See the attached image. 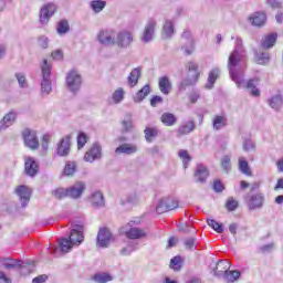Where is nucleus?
Masks as SVG:
<instances>
[{"label":"nucleus","mask_w":283,"mask_h":283,"mask_svg":"<svg viewBox=\"0 0 283 283\" xmlns=\"http://www.w3.org/2000/svg\"><path fill=\"white\" fill-rule=\"evenodd\" d=\"M228 70L238 87H244V70H247V52L242 46V38H235V45L228 59Z\"/></svg>","instance_id":"f257e3e1"},{"label":"nucleus","mask_w":283,"mask_h":283,"mask_svg":"<svg viewBox=\"0 0 283 283\" xmlns=\"http://www.w3.org/2000/svg\"><path fill=\"white\" fill-rule=\"evenodd\" d=\"M83 240H85V237H83V232L73 229L69 239L59 240V247L62 253H70V251H72V248L78 247V244H81Z\"/></svg>","instance_id":"f03ea898"},{"label":"nucleus","mask_w":283,"mask_h":283,"mask_svg":"<svg viewBox=\"0 0 283 283\" xmlns=\"http://www.w3.org/2000/svg\"><path fill=\"white\" fill-rule=\"evenodd\" d=\"M41 70H42L41 94L42 96H49V94L52 93V81L50 80V76H52V66L48 63V60H43Z\"/></svg>","instance_id":"7ed1b4c3"},{"label":"nucleus","mask_w":283,"mask_h":283,"mask_svg":"<svg viewBox=\"0 0 283 283\" xmlns=\"http://www.w3.org/2000/svg\"><path fill=\"white\" fill-rule=\"evenodd\" d=\"M186 70L188 72V80H184L181 82V87H187L189 85H196L198 83V78L200 77V71L198 63L188 62L186 64Z\"/></svg>","instance_id":"20e7f679"},{"label":"nucleus","mask_w":283,"mask_h":283,"mask_svg":"<svg viewBox=\"0 0 283 283\" xmlns=\"http://www.w3.org/2000/svg\"><path fill=\"white\" fill-rule=\"evenodd\" d=\"M134 43V33L129 30H122L115 34V45L119 50H127Z\"/></svg>","instance_id":"39448f33"},{"label":"nucleus","mask_w":283,"mask_h":283,"mask_svg":"<svg viewBox=\"0 0 283 283\" xmlns=\"http://www.w3.org/2000/svg\"><path fill=\"white\" fill-rule=\"evenodd\" d=\"M157 25H158V22L154 18H150L147 21V23L144 28V32L140 36L142 43H151V41H154V36L156 35V27Z\"/></svg>","instance_id":"423d86ee"},{"label":"nucleus","mask_w":283,"mask_h":283,"mask_svg":"<svg viewBox=\"0 0 283 283\" xmlns=\"http://www.w3.org/2000/svg\"><path fill=\"white\" fill-rule=\"evenodd\" d=\"M66 85L70 92H78L83 85V77L77 71H71L66 75Z\"/></svg>","instance_id":"0eeeda50"},{"label":"nucleus","mask_w":283,"mask_h":283,"mask_svg":"<svg viewBox=\"0 0 283 283\" xmlns=\"http://www.w3.org/2000/svg\"><path fill=\"white\" fill-rule=\"evenodd\" d=\"M97 41L102 45H115L116 43V31L112 29L102 30L97 34Z\"/></svg>","instance_id":"6e6552de"},{"label":"nucleus","mask_w":283,"mask_h":283,"mask_svg":"<svg viewBox=\"0 0 283 283\" xmlns=\"http://www.w3.org/2000/svg\"><path fill=\"white\" fill-rule=\"evenodd\" d=\"M54 12H56V6L53 3L45 4L40 10V23L42 25H48L50 19L54 17Z\"/></svg>","instance_id":"1a4fd4ad"},{"label":"nucleus","mask_w":283,"mask_h":283,"mask_svg":"<svg viewBox=\"0 0 283 283\" xmlns=\"http://www.w3.org/2000/svg\"><path fill=\"white\" fill-rule=\"evenodd\" d=\"M23 140L25 147H29V149H36L39 147V137H36V132L25 129L23 132Z\"/></svg>","instance_id":"9d476101"},{"label":"nucleus","mask_w":283,"mask_h":283,"mask_svg":"<svg viewBox=\"0 0 283 283\" xmlns=\"http://www.w3.org/2000/svg\"><path fill=\"white\" fill-rule=\"evenodd\" d=\"M112 242V232L107 228H103L97 233V247L105 249Z\"/></svg>","instance_id":"9b49d317"},{"label":"nucleus","mask_w":283,"mask_h":283,"mask_svg":"<svg viewBox=\"0 0 283 283\" xmlns=\"http://www.w3.org/2000/svg\"><path fill=\"white\" fill-rule=\"evenodd\" d=\"M181 41L186 45L181 46V50H184L185 54L189 55L193 53V38H191V31H185L181 34Z\"/></svg>","instance_id":"f8f14e48"},{"label":"nucleus","mask_w":283,"mask_h":283,"mask_svg":"<svg viewBox=\"0 0 283 283\" xmlns=\"http://www.w3.org/2000/svg\"><path fill=\"white\" fill-rule=\"evenodd\" d=\"M24 171L27 176H30L31 178H34L36 174H39V164L34 158L28 157L24 161Z\"/></svg>","instance_id":"ddd939ff"},{"label":"nucleus","mask_w":283,"mask_h":283,"mask_svg":"<svg viewBox=\"0 0 283 283\" xmlns=\"http://www.w3.org/2000/svg\"><path fill=\"white\" fill-rule=\"evenodd\" d=\"M101 145L94 144L92 148L85 153L84 160L85 163H94V160H98L102 156Z\"/></svg>","instance_id":"4468645a"},{"label":"nucleus","mask_w":283,"mask_h":283,"mask_svg":"<svg viewBox=\"0 0 283 283\" xmlns=\"http://www.w3.org/2000/svg\"><path fill=\"white\" fill-rule=\"evenodd\" d=\"M17 196H19L22 207H28L30 202V197L32 196V190L25 186H19L15 189Z\"/></svg>","instance_id":"2eb2a0df"},{"label":"nucleus","mask_w":283,"mask_h":283,"mask_svg":"<svg viewBox=\"0 0 283 283\" xmlns=\"http://www.w3.org/2000/svg\"><path fill=\"white\" fill-rule=\"evenodd\" d=\"M83 191H85V184L78 181L75 185L67 188V198H73L74 200H76L81 196H83Z\"/></svg>","instance_id":"dca6fc26"},{"label":"nucleus","mask_w":283,"mask_h":283,"mask_svg":"<svg viewBox=\"0 0 283 283\" xmlns=\"http://www.w3.org/2000/svg\"><path fill=\"white\" fill-rule=\"evenodd\" d=\"M17 122V112L11 111L7 115L3 116L2 120H0V132L8 129V127H12Z\"/></svg>","instance_id":"f3484780"},{"label":"nucleus","mask_w":283,"mask_h":283,"mask_svg":"<svg viewBox=\"0 0 283 283\" xmlns=\"http://www.w3.org/2000/svg\"><path fill=\"white\" fill-rule=\"evenodd\" d=\"M71 138L72 137L70 135H66L60 140L57 144V156H70Z\"/></svg>","instance_id":"a211bd4d"},{"label":"nucleus","mask_w":283,"mask_h":283,"mask_svg":"<svg viewBox=\"0 0 283 283\" xmlns=\"http://www.w3.org/2000/svg\"><path fill=\"white\" fill-rule=\"evenodd\" d=\"M229 269H231V262L221 260L217 263L216 269L213 270V275L217 277H223V275L228 273Z\"/></svg>","instance_id":"6ab92c4d"},{"label":"nucleus","mask_w":283,"mask_h":283,"mask_svg":"<svg viewBox=\"0 0 283 283\" xmlns=\"http://www.w3.org/2000/svg\"><path fill=\"white\" fill-rule=\"evenodd\" d=\"M229 123V119L227 118V115H214L212 118V128L214 132H220V129H224Z\"/></svg>","instance_id":"aec40b11"},{"label":"nucleus","mask_w":283,"mask_h":283,"mask_svg":"<svg viewBox=\"0 0 283 283\" xmlns=\"http://www.w3.org/2000/svg\"><path fill=\"white\" fill-rule=\"evenodd\" d=\"M251 25L255 28H262L266 23V14L264 12H255L249 17Z\"/></svg>","instance_id":"412c9836"},{"label":"nucleus","mask_w":283,"mask_h":283,"mask_svg":"<svg viewBox=\"0 0 283 283\" xmlns=\"http://www.w3.org/2000/svg\"><path fill=\"white\" fill-rule=\"evenodd\" d=\"M264 205V196L262 193L252 195L248 199L249 209H260Z\"/></svg>","instance_id":"4be33fe9"},{"label":"nucleus","mask_w":283,"mask_h":283,"mask_svg":"<svg viewBox=\"0 0 283 283\" xmlns=\"http://www.w3.org/2000/svg\"><path fill=\"white\" fill-rule=\"evenodd\" d=\"M193 129H196V123L193 120L186 122L178 127L177 136H187V134H191Z\"/></svg>","instance_id":"5701e85b"},{"label":"nucleus","mask_w":283,"mask_h":283,"mask_svg":"<svg viewBox=\"0 0 283 283\" xmlns=\"http://www.w3.org/2000/svg\"><path fill=\"white\" fill-rule=\"evenodd\" d=\"M195 178L197 182H206L207 178H209V170L205 165L199 164L197 165V169L195 171Z\"/></svg>","instance_id":"b1692460"},{"label":"nucleus","mask_w":283,"mask_h":283,"mask_svg":"<svg viewBox=\"0 0 283 283\" xmlns=\"http://www.w3.org/2000/svg\"><path fill=\"white\" fill-rule=\"evenodd\" d=\"M138 151V147L132 144H122L115 149V154L120 155L125 154L126 156H130V154H136Z\"/></svg>","instance_id":"393cba45"},{"label":"nucleus","mask_w":283,"mask_h":283,"mask_svg":"<svg viewBox=\"0 0 283 283\" xmlns=\"http://www.w3.org/2000/svg\"><path fill=\"white\" fill-rule=\"evenodd\" d=\"M126 238L129 240H139V238H146L147 232L140 228H130L128 231L124 232Z\"/></svg>","instance_id":"a878e982"},{"label":"nucleus","mask_w":283,"mask_h":283,"mask_svg":"<svg viewBox=\"0 0 283 283\" xmlns=\"http://www.w3.org/2000/svg\"><path fill=\"white\" fill-rule=\"evenodd\" d=\"M140 67L134 69L127 77V85H129V87H136L138 85V81L140 80Z\"/></svg>","instance_id":"bb28decb"},{"label":"nucleus","mask_w":283,"mask_h":283,"mask_svg":"<svg viewBox=\"0 0 283 283\" xmlns=\"http://www.w3.org/2000/svg\"><path fill=\"white\" fill-rule=\"evenodd\" d=\"M90 200L95 209H99V207H105V197H103V192L98 190L92 193Z\"/></svg>","instance_id":"cd10ccee"},{"label":"nucleus","mask_w":283,"mask_h":283,"mask_svg":"<svg viewBox=\"0 0 283 283\" xmlns=\"http://www.w3.org/2000/svg\"><path fill=\"white\" fill-rule=\"evenodd\" d=\"M151 93V86L149 84H146L142 90H139L135 96L133 97L135 103H143L147 96Z\"/></svg>","instance_id":"c85d7f7f"},{"label":"nucleus","mask_w":283,"mask_h":283,"mask_svg":"<svg viewBox=\"0 0 283 283\" xmlns=\"http://www.w3.org/2000/svg\"><path fill=\"white\" fill-rule=\"evenodd\" d=\"M174 20L166 18L163 27V34L165 39H171L174 36Z\"/></svg>","instance_id":"c756f323"},{"label":"nucleus","mask_w":283,"mask_h":283,"mask_svg":"<svg viewBox=\"0 0 283 283\" xmlns=\"http://www.w3.org/2000/svg\"><path fill=\"white\" fill-rule=\"evenodd\" d=\"M21 264H23V261H17L10 258H0V266H3V269H17V266H21Z\"/></svg>","instance_id":"7c9ffc66"},{"label":"nucleus","mask_w":283,"mask_h":283,"mask_svg":"<svg viewBox=\"0 0 283 283\" xmlns=\"http://www.w3.org/2000/svg\"><path fill=\"white\" fill-rule=\"evenodd\" d=\"M258 85H260V78L254 77L245 84L247 90H249L250 94L252 96H260V90L258 88Z\"/></svg>","instance_id":"2f4dec72"},{"label":"nucleus","mask_w":283,"mask_h":283,"mask_svg":"<svg viewBox=\"0 0 283 283\" xmlns=\"http://www.w3.org/2000/svg\"><path fill=\"white\" fill-rule=\"evenodd\" d=\"M275 41H277V33H270L264 36L262 48L265 50H271V48L275 45Z\"/></svg>","instance_id":"473e14b6"},{"label":"nucleus","mask_w":283,"mask_h":283,"mask_svg":"<svg viewBox=\"0 0 283 283\" xmlns=\"http://www.w3.org/2000/svg\"><path fill=\"white\" fill-rule=\"evenodd\" d=\"M175 206H167V201H165V198H161L158 200L155 211L156 213H167V211H174Z\"/></svg>","instance_id":"72a5a7b5"},{"label":"nucleus","mask_w":283,"mask_h":283,"mask_svg":"<svg viewBox=\"0 0 283 283\" xmlns=\"http://www.w3.org/2000/svg\"><path fill=\"white\" fill-rule=\"evenodd\" d=\"M268 103L270 107H272V109H275V112H279V109L283 106V97L280 94L274 95L270 99H268Z\"/></svg>","instance_id":"f704fd0d"},{"label":"nucleus","mask_w":283,"mask_h":283,"mask_svg":"<svg viewBox=\"0 0 283 283\" xmlns=\"http://www.w3.org/2000/svg\"><path fill=\"white\" fill-rule=\"evenodd\" d=\"M92 280L95 281L96 283H107L112 282V280H114V276H112V274L107 272H99L94 274Z\"/></svg>","instance_id":"c9c22d12"},{"label":"nucleus","mask_w":283,"mask_h":283,"mask_svg":"<svg viewBox=\"0 0 283 283\" xmlns=\"http://www.w3.org/2000/svg\"><path fill=\"white\" fill-rule=\"evenodd\" d=\"M20 266V273L21 275H30V273H32V271H34V268L36 266V264L34 263V261H27L23 262Z\"/></svg>","instance_id":"e433bc0d"},{"label":"nucleus","mask_w":283,"mask_h":283,"mask_svg":"<svg viewBox=\"0 0 283 283\" xmlns=\"http://www.w3.org/2000/svg\"><path fill=\"white\" fill-rule=\"evenodd\" d=\"M220 76V70L219 69H213L210 71L208 75V82L206 84L207 90H211L213 85L216 84V81H218V77Z\"/></svg>","instance_id":"4c0bfd02"},{"label":"nucleus","mask_w":283,"mask_h":283,"mask_svg":"<svg viewBox=\"0 0 283 283\" xmlns=\"http://www.w3.org/2000/svg\"><path fill=\"white\" fill-rule=\"evenodd\" d=\"M159 90L161 94H169V92H171V82L169 81V77L164 76L159 78Z\"/></svg>","instance_id":"58836bf2"},{"label":"nucleus","mask_w":283,"mask_h":283,"mask_svg":"<svg viewBox=\"0 0 283 283\" xmlns=\"http://www.w3.org/2000/svg\"><path fill=\"white\" fill-rule=\"evenodd\" d=\"M176 115L171 113H164L161 115V123L166 125V127H174V124L177 123Z\"/></svg>","instance_id":"ea45409f"},{"label":"nucleus","mask_w":283,"mask_h":283,"mask_svg":"<svg viewBox=\"0 0 283 283\" xmlns=\"http://www.w3.org/2000/svg\"><path fill=\"white\" fill-rule=\"evenodd\" d=\"M240 275H241V273L238 270H234V271L228 270V273H226L223 275V280H226V282H230V283L238 282V280L240 279Z\"/></svg>","instance_id":"a19ab883"},{"label":"nucleus","mask_w":283,"mask_h":283,"mask_svg":"<svg viewBox=\"0 0 283 283\" xmlns=\"http://www.w3.org/2000/svg\"><path fill=\"white\" fill-rule=\"evenodd\" d=\"M239 169L241 174H244L245 176H251V168L249 167V163L243 159V157L239 158Z\"/></svg>","instance_id":"79ce46f5"},{"label":"nucleus","mask_w":283,"mask_h":283,"mask_svg":"<svg viewBox=\"0 0 283 283\" xmlns=\"http://www.w3.org/2000/svg\"><path fill=\"white\" fill-rule=\"evenodd\" d=\"M144 133H145V138L147 143H151V140H154V138L158 136V129L154 127H146Z\"/></svg>","instance_id":"37998d69"},{"label":"nucleus","mask_w":283,"mask_h":283,"mask_svg":"<svg viewBox=\"0 0 283 283\" xmlns=\"http://www.w3.org/2000/svg\"><path fill=\"white\" fill-rule=\"evenodd\" d=\"M208 226H210L211 229H213V231H216L217 233H223L224 232V226L222 223H219L218 221H216L214 219H208L207 220Z\"/></svg>","instance_id":"c03bdc74"},{"label":"nucleus","mask_w":283,"mask_h":283,"mask_svg":"<svg viewBox=\"0 0 283 283\" xmlns=\"http://www.w3.org/2000/svg\"><path fill=\"white\" fill-rule=\"evenodd\" d=\"M105 6H107V2L102 0H94L91 2V8L94 10V12H103Z\"/></svg>","instance_id":"a18cd8bd"},{"label":"nucleus","mask_w":283,"mask_h":283,"mask_svg":"<svg viewBox=\"0 0 283 283\" xmlns=\"http://www.w3.org/2000/svg\"><path fill=\"white\" fill-rule=\"evenodd\" d=\"M113 102L115 104L120 103L124 98H125V90H123V87L117 88L114 93H113Z\"/></svg>","instance_id":"49530a36"},{"label":"nucleus","mask_w":283,"mask_h":283,"mask_svg":"<svg viewBox=\"0 0 283 283\" xmlns=\"http://www.w3.org/2000/svg\"><path fill=\"white\" fill-rule=\"evenodd\" d=\"M76 172V163L69 161L64 168V176H74Z\"/></svg>","instance_id":"de8ad7c7"},{"label":"nucleus","mask_w":283,"mask_h":283,"mask_svg":"<svg viewBox=\"0 0 283 283\" xmlns=\"http://www.w3.org/2000/svg\"><path fill=\"white\" fill-rule=\"evenodd\" d=\"M181 266H182V258L174 256L170 260V269H174V271H180Z\"/></svg>","instance_id":"09e8293b"},{"label":"nucleus","mask_w":283,"mask_h":283,"mask_svg":"<svg viewBox=\"0 0 283 283\" xmlns=\"http://www.w3.org/2000/svg\"><path fill=\"white\" fill-rule=\"evenodd\" d=\"M66 32H70V23L67 20H62L57 24V34H66Z\"/></svg>","instance_id":"8fccbe9b"},{"label":"nucleus","mask_w":283,"mask_h":283,"mask_svg":"<svg viewBox=\"0 0 283 283\" xmlns=\"http://www.w3.org/2000/svg\"><path fill=\"white\" fill-rule=\"evenodd\" d=\"M178 155L184 163L185 169H187L188 165L191 163V156H189V153L187 150H179Z\"/></svg>","instance_id":"3c124183"},{"label":"nucleus","mask_w":283,"mask_h":283,"mask_svg":"<svg viewBox=\"0 0 283 283\" xmlns=\"http://www.w3.org/2000/svg\"><path fill=\"white\" fill-rule=\"evenodd\" d=\"M184 245L187 251H196V239L195 238H188L184 240Z\"/></svg>","instance_id":"603ef678"},{"label":"nucleus","mask_w":283,"mask_h":283,"mask_svg":"<svg viewBox=\"0 0 283 283\" xmlns=\"http://www.w3.org/2000/svg\"><path fill=\"white\" fill-rule=\"evenodd\" d=\"M15 78L22 90H25V87H28V80L25 78L24 73H15Z\"/></svg>","instance_id":"864d4df0"},{"label":"nucleus","mask_w":283,"mask_h":283,"mask_svg":"<svg viewBox=\"0 0 283 283\" xmlns=\"http://www.w3.org/2000/svg\"><path fill=\"white\" fill-rule=\"evenodd\" d=\"M87 145V135L80 133L77 136V149H83Z\"/></svg>","instance_id":"5fc2aeb1"},{"label":"nucleus","mask_w":283,"mask_h":283,"mask_svg":"<svg viewBox=\"0 0 283 283\" xmlns=\"http://www.w3.org/2000/svg\"><path fill=\"white\" fill-rule=\"evenodd\" d=\"M54 198H57V200H61L63 198H67V189L64 188H57L53 191Z\"/></svg>","instance_id":"6e6d98bb"},{"label":"nucleus","mask_w":283,"mask_h":283,"mask_svg":"<svg viewBox=\"0 0 283 283\" xmlns=\"http://www.w3.org/2000/svg\"><path fill=\"white\" fill-rule=\"evenodd\" d=\"M256 63L259 65H266L269 63V53L256 54Z\"/></svg>","instance_id":"4d7b16f0"},{"label":"nucleus","mask_w":283,"mask_h":283,"mask_svg":"<svg viewBox=\"0 0 283 283\" xmlns=\"http://www.w3.org/2000/svg\"><path fill=\"white\" fill-rule=\"evenodd\" d=\"M221 167L224 171H231V157L224 156L221 160Z\"/></svg>","instance_id":"13d9d810"},{"label":"nucleus","mask_w":283,"mask_h":283,"mask_svg":"<svg viewBox=\"0 0 283 283\" xmlns=\"http://www.w3.org/2000/svg\"><path fill=\"white\" fill-rule=\"evenodd\" d=\"M228 211H235L238 209V201L230 197L226 203Z\"/></svg>","instance_id":"bf43d9fd"},{"label":"nucleus","mask_w":283,"mask_h":283,"mask_svg":"<svg viewBox=\"0 0 283 283\" xmlns=\"http://www.w3.org/2000/svg\"><path fill=\"white\" fill-rule=\"evenodd\" d=\"M165 202H167V207H174V209H178V199L174 197H164Z\"/></svg>","instance_id":"052dcab7"},{"label":"nucleus","mask_w":283,"mask_h":283,"mask_svg":"<svg viewBox=\"0 0 283 283\" xmlns=\"http://www.w3.org/2000/svg\"><path fill=\"white\" fill-rule=\"evenodd\" d=\"M243 149L244 151H253V149H255V144L252 140L248 139L243 144Z\"/></svg>","instance_id":"680f3d73"},{"label":"nucleus","mask_w":283,"mask_h":283,"mask_svg":"<svg viewBox=\"0 0 283 283\" xmlns=\"http://www.w3.org/2000/svg\"><path fill=\"white\" fill-rule=\"evenodd\" d=\"M160 103H163V97L161 96L155 95L150 99L151 107H158V105H160Z\"/></svg>","instance_id":"e2e57ef3"},{"label":"nucleus","mask_w":283,"mask_h":283,"mask_svg":"<svg viewBox=\"0 0 283 283\" xmlns=\"http://www.w3.org/2000/svg\"><path fill=\"white\" fill-rule=\"evenodd\" d=\"M213 189H214V191L220 193V192L224 191V186L222 185V182H220V180H216L213 182Z\"/></svg>","instance_id":"0e129e2a"},{"label":"nucleus","mask_w":283,"mask_h":283,"mask_svg":"<svg viewBox=\"0 0 283 283\" xmlns=\"http://www.w3.org/2000/svg\"><path fill=\"white\" fill-rule=\"evenodd\" d=\"M0 283H12V279L6 272L0 271Z\"/></svg>","instance_id":"69168bd1"},{"label":"nucleus","mask_w":283,"mask_h":283,"mask_svg":"<svg viewBox=\"0 0 283 283\" xmlns=\"http://www.w3.org/2000/svg\"><path fill=\"white\" fill-rule=\"evenodd\" d=\"M38 43H39L40 48H43V50H45L48 48L49 40L46 36H41V38H39Z\"/></svg>","instance_id":"338daca9"},{"label":"nucleus","mask_w":283,"mask_h":283,"mask_svg":"<svg viewBox=\"0 0 283 283\" xmlns=\"http://www.w3.org/2000/svg\"><path fill=\"white\" fill-rule=\"evenodd\" d=\"M48 280L46 275H40L33 279L32 283H44Z\"/></svg>","instance_id":"774afa93"}]
</instances>
